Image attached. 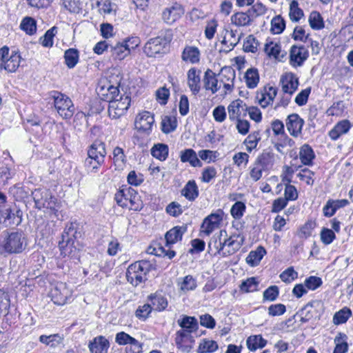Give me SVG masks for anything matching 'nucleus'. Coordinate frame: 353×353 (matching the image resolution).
Returning a JSON list of instances; mask_svg holds the SVG:
<instances>
[{
	"mask_svg": "<svg viewBox=\"0 0 353 353\" xmlns=\"http://www.w3.org/2000/svg\"><path fill=\"white\" fill-rule=\"evenodd\" d=\"M219 345L215 341L203 339L201 341L197 353H213L217 350Z\"/></svg>",
	"mask_w": 353,
	"mask_h": 353,
	"instance_id": "nucleus-47",
	"label": "nucleus"
},
{
	"mask_svg": "<svg viewBox=\"0 0 353 353\" xmlns=\"http://www.w3.org/2000/svg\"><path fill=\"white\" fill-rule=\"evenodd\" d=\"M106 155L105 145L101 141H94L88 149V156L92 157V158H97V159H102V161H105V157Z\"/></svg>",
	"mask_w": 353,
	"mask_h": 353,
	"instance_id": "nucleus-28",
	"label": "nucleus"
},
{
	"mask_svg": "<svg viewBox=\"0 0 353 353\" xmlns=\"http://www.w3.org/2000/svg\"><path fill=\"white\" fill-rule=\"evenodd\" d=\"M314 172L308 168L302 169L300 172L297 174V177L308 185H312L314 184Z\"/></svg>",
	"mask_w": 353,
	"mask_h": 353,
	"instance_id": "nucleus-62",
	"label": "nucleus"
},
{
	"mask_svg": "<svg viewBox=\"0 0 353 353\" xmlns=\"http://www.w3.org/2000/svg\"><path fill=\"white\" fill-rule=\"evenodd\" d=\"M203 86L206 90H210L212 94H215L220 88L218 86L219 80L216 74L210 69H208L203 77Z\"/></svg>",
	"mask_w": 353,
	"mask_h": 353,
	"instance_id": "nucleus-27",
	"label": "nucleus"
},
{
	"mask_svg": "<svg viewBox=\"0 0 353 353\" xmlns=\"http://www.w3.org/2000/svg\"><path fill=\"white\" fill-rule=\"evenodd\" d=\"M181 194L189 201H194L199 195L198 185L194 180L188 181L181 191Z\"/></svg>",
	"mask_w": 353,
	"mask_h": 353,
	"instance_id": "nucleus-29",
	"label": "nucleus"
},
{
	"mask_svg": "<svg viewBox=\"0 0 353 353\" xmlns=\"http://www.w3.org/2000/svg\"><path fill=\"white\" fill-rule=\"evenodd\" d=\"M148 300L152 309L158 312L163 311L168 305L167 299L159 293L151 294L148 296Z\"/></svg>",
	"mask_w": 353,
	"mask_h": 353,
	"instance_id": "nucleus-35",
	"label": "nucleus"
},
{
	"mask_svg": "<svg viewBox=\"0 0 353 353\" xmlns=\"http://www.w3.org/2000/svg\"><path fill=\"white\" fill-rule=\"evenodd\" d=\"M180 290L187 292L196 289L197 284L196 279L192 275H187L178 283Z\"/></svg>",
	"mask_w": 353,
	"mask_h": 353,
	"instance_id": "nucleus-50",
	"label": "nucleus"
},
{
	"mask_svg": "<svg viewBox=\"0 0 353 353\" xmlns=\"http://www.w3.org/2000/svg\"><path fill=\"white\" fill-rule=\"evenodd\" d=\"M240 39L241 37L237 35V31L231 30L227 31L223 42L229 43V47L233 49L239 43Z\"/></svg>",
	"mask_w": 353,
	"mask_h": 353,
	"instance_id": "nucleus-61",
	"label": "nucleus"
},
{
	"mask_svg": "<svg viewBox=\"0 0 353 353\" xmlns=\"http://www.w3.org/2000/svg\"><path fill=\"white\" fill-rule=\"evenodd\" d=\"M57 33V28L53 26L46 31L45 34L41 37L40 41L43 47L50 48L53 46V38Z\"/></svg>",
	"mask_w": 353,
	"mask_h": 353,
	"instance_id": "nucleus-56",
	"label": "nucleus"
},
{
	"mask_svg": "<svg viewBox=\"0 0 353 353\" xmlns=\"http://www.w3.org/2000/svg\"><path fill=\"white\" fill-rule=\"evenodd\" d=\"M350 122L344 119L338 122L329 132V136L332 140H337L341 135L346 134L350 129Z\"/></svg>",
	"mask_w": 353,
	"mask_h": 353,
	"instance_id": "nucleus-30",
	"label": "nucleus"
},
{
	"mask_svg": "<svg viewBox=\"0 0 353 353\" xmlns=\"http://www.w3.org/2000/svg\"><path fill=\"white\" fill-rule=\"evenodd\" d=\"M20 28L27 34L34 35L37 32V21L31 17H26L20 23Z\"/></svg>",
	"mask_w": 353,
	"mask_h": 353,
	"instance_id": "nucleus-44",
	"label": "nucleus"
},
{
	"mask_svg": "<svg viewBox=\"0 0 353 353\" xmlns=\"http://www.w3.org/2000/svg\"><path fill=\"white\" fill-rule=\"evenodd\" d=\"M229 119L234 121L246 117L248 113V106L241 99L232 101L228 106Z\"/></svg>",
	"mask_w": 353,
	"mask_h": 353,
	"instance_id": "nucleus-13",
	"label": "nucleus"
},
{
	"mask_svg": "<svg viewBox=\"0 0 353 353\" xmlns=\"http://www.w3.org/2000/svg\"><path fill=\"white\" fill-rule=\"evenodd\" d=\"M285 28V21L280 15L274 17L271 21V30L274 34H281Z\"/></svg>",
	"mask_w": 353,
	"mask_h": 353,
	"instance_id": "nucleus-57",
	"label": "nucleus"
},
{
	"mask_svg": "<svg viewBox=\"0 0 353 353\" xmlns=\"http://www.w3.org/2000/svg\"><path fill=\"white\" fill-rule=\"evenodd\" d=\"M184 14V9L181 5L174 3L166 8L162 12L163 21L168 25H172L178 21Z\"/></svg>",
	"mask_w": 353,
	"mask_h": 353,
	"instance_id": "nucleus-17",
	"label": "nucleus"
},
{
	"mask_svg": "<svg viewBox=\"0 0 353 353\" xmlns=\"http://www.w3.org/2000/svg\"><path fill=\"white\" fill-rule=\"evenodd\" d=\"M154 123V115L148 111L139 114L135 119V128L146 134H149Z\"/></svg>",
	"mask_w": 353,
	"mask_h": 353,
	"instance_id": "nucleus-14",
	"label": "nucleus"
},
{
	"mask_svg": "<svg viewBox=\"0 0 353 353\" xmlns=\"http://www.w3.org/2000/svg\"><path fill=\"white\" fill-rule=\"evenodd\" d=\"M39 341L46 345L51 347H56L63 343V337L59 334L48 335H41Z\"/></svg>",
	"mask_w": 353,
	"mask_h": 353,
	"instance_id": "nucleus-43",
	"label": "nucleus"
},
{
	"mask_svg": "<svg viewBox=\"0 0 353 353\" xmlns=\"http://www.w3.org/2000/svg\"><path fill=\"white\" fill-rule=\"evenodd\" d=\"M161 130L163 133L169 134L174 131L177 127L175 115H165L161 120Z\"/></svg>",
	"mask_w": 353,
	"mask_h": 353,
	"instance_id": "nucleus-40",
	"label": "nucleus"
},
{
	"mask_svg": "<svg viewBox=\"0 0 353 353\" xmlns=\"http://www.w3.org/2000/svg\"><path fill=\"white\" fill-rule=\"evenodd\" d=\"M185 226H175L165 234L166 245L174 244L182 239L183 234L186 232Z\"/></svg>",
	"mask_w": 353,
	"mask_h": 353,
	"instance_id": "nucleus-33",
	"label": "nucleus"
},
{
	"mask_svg": "<svg viewBox=\"0 0 353 353\" xmlns=\"http://www.w3.org/2000/svg\"><path fill=\"white\" fill-rule=\"evenodd\" d=\"M217 172L214 167L208 166L205 168L201 173V180L204 183H210L216 176Z\"/></svg>",
	"mask_w": 353,
	"mask_h": 353,
	"instance_id": "nucleus-64",
	"label": "nucleus"
},
{
	"mask_svg": "<svg viewBox=\"0 0 353 353\" xmlns=\"http://www.w3.org/2000/svg\"><path fill=\"white\" fill-rule=\"evenodd\" d=\"M79 58V51L77 49L69 48L65 51V63L69 68H73L77 64Z\"/></svg>",
	"mask_w": 353,
	"mask_h": 353,
	"instance_id": "nucleus-49",
	"label": "nucleus"
},
{
	"mask_svg": "<svg viewBox=\"0 0 353 353\" xmlns=\"http://www.w3.org/2000/svg\"><path fill=\"white\" fill-rule=\"evenodd\" d=\"M168 146L164 143L155 144L151 149L152 155L160 161H165L168 158Z\"/></svg>",
	"mask_w": 353,
	"mask_h": 353,
	"instance_id": "nucleus-46",
	"label": "nucleus"
},
{
	"mask_svg": "<svg viewBox=\"0 0 353 353\" xmlns=\"http://www.w3.org/2000/svg\"><path fill=\"white\" fill-rule=\"evenodd\" d=\"M259 282L254 277H250L243 281L240 285L241 290L243 292H252L257 290Z\"/></svg>",
	"mask_w": 353,
	"mask_h": 353,
	"instance_id": "nucleus-59",
	"label": "nucleus"
},
{
	"mask_svg": "<svg viewBox=\"0 0 353 353\" xmlns=\"http://www.w3.org/2000/svg\"><path fill=\"white\" fill-rule=\"evenodd\" d=\"M22 214L19 209H12L5 203L0 205V223L6 228L19 225L22 221Z\"/></svg>",
	"mask_w": 353,
	"mask_h": 353,
	"instance_id": "nucleus-8",
	"label": "nucleus"
},
{
	"mask_svg": "<svg viewBox=\"0 0 353 353\" xmlns=\"http://www.w3.org/2000/svg\"><path fill=\"white\" fill-rule=\"evenodd\" d=\"M347 336L343 332H339L334 338L336 346L333 353H347L348 351Z\"/></svg>",
	"mask_w": 353,
	"mask_h": 353,
	"instance_id": "nucleus-41",
	"label": "nucleus"
},
{
	"mask_svg": "<svg viewBox=\"0 0 353 353\" xmlns=\"http://www.w3.org/2000/svg\"><path fill=\"white\" fill-rule=\"evenodd\" d=\"M265 254V249L262 246H259L255 250L249 253L246 257V262L252 267L257 266Z\"/></svg>",
	"mask_w": 353,
	"mask_h": 353,
	"instance_id": "nucleus-36",
	"label": "nucleus"
},
{
	"mask_svg": "<svg viewBox=\"0 0 353 353\" xmlns=\"http://www.w3.org/2000/svg\"><path fill=\"white\" fill-rule=\"evenodd\" d=\"M309 24L313 30H321L324 28V21L321 14L317 11H312L308 19Z\"/></svg>",
	"mask_w": 353,
	"mask_h": 353,
	"instance_id": "nucleus-52",
	"label": "nucleus"
},
{
	"mask_svg": "<svg viewBox=\"0 0 353 353\" xmlns=\"http://www.w3.org/2000/svg\"><path fill=\"white\" fill-rule=\"evenodd\" d=\"M156 269L154 259H143L130 265L126 271V278L133 286H137L147 280V274Z\"/></svg>",
	"mask_w": 353,
	"mask_h": 353,
	"instance_id": "nucleus-3",
	"label": "nucleus"
},
{
	"mask_svg": "<svg viewBox=\"0 0 353 353\" xmlns=\"http://www.w3.org/2000/svg\"><path fill=\"white\" fill-rule=\"evenodd\" d=\"M32 196L35 207L39 210L48 209L57 210L58 206L57 199L47 189L38 188L32 192Z\"/></svg>",
	"mask_w": 353,
	"mask_h": 353,
	"instance_id": "nucleus-5",
	"label": "nucleus"
},
{
	"mask_svg": "<svg viewBox=\"0 0 353 353\" xmlns=\"http://www.w3.org/2000/svg\"><path fill=\"white\" fill-rule=\"evenodd\" d=\"M279 295V289L276 285H271L268 288L263 294V301H274Z\"/></svg>",
	"mask_w": 353,
	"mask_h": 353,
	"instance_id": "nucleus-60",
	"label": "nucleus"
},
{
	"mask_svg": "<svg viewBox=\"0 0 353 353\" xmlns=\"http://www.w3.org/2000/svg\"><path fill=\"white\" fill-rule=\"evenodd\" d=\"M280 83L283 92L293 94L298 89L299 81L295 74L288 72L281 77Z\"/></svg>",
	"mask_w": 353,
	"mask_h": 353,
	"instance_id": "nucleus-21",
	"label": "nucleus"
},
{
	"mask_svg": "<svg viewBox=\"0 0 353 353\" xmlns=\"http://www.w3.org/2000/svg\"><path fill=\"white\" fill-rule=\"evenodd\" d=\"M131 99L128 95L123 94L119 99H110L108 114L112 119H118L123 115L130 105Z\"/></svg>",
	"mask_w": 353,
	"mask_h": 353,
	"instance_id": "nucleus-9",
	"label": "nucleus"
},
{
	"mask_svg": "<svg viewBox=\"0 0 353 353\" xmlns=\"http://www.w3.org/2000/svg\"><path fill=\"white\" fill-rule=\"evenodd\" d=\"M181 59L185 62L197 63L200 61V51L196 47L187 46L182 52Z\"/></svg>",
	"mask_w": 353,
	"mask_h": 353,
	"instance_id": "nucleus-32",
	"label": "nucleus"
},
{
	"mask_svg": "<svg viewBox=\"0 0 353 353\" xmlns=\"http://www.w3.org/2000/svg\"><path fill=\"white\" fill-rule=\"evenodd\" d=\"M252 16L248 12V11L246 12H236L231 17V21L236 26H247L250 25L252 23Z\"/></svg>",
	"mask_w": 353,
	"mask_h": 353,
	"instance_id": "nucleus-39",
	"label": "nucleus"
},
{
	"mask_svg": "<svg viewBox=\"0 0 353 353\" xmlns=\"http://www.w3.org/2000/svg\"><path fill=\"white\" fill-rule=\"evenodd\" d=\"M180 159L183 163H189L192 167H201L202 163L198 158L196 152L191 148L180 152Z\"/></svg>",
	"mask_w": 353,
	"mask_h": 353,
	"instance_id": "nucleus-31",
	"label": "nucleus"
},
{
	"mask_svg": "<svg viewBox=\"0 0 353 353\" xmlns=\"http://www.w3.org/2000/svg\"><path fill=\"white\" fill-rule=\"evenodd\" d=\"M352 315V311L347 307H343L336 312L333 316V323L334 325H341L346 323Z\"/></svg>",
	"mask_w": 353,
	"mask_h": 353,
	"instance_id": "nucleus-51",
	"label": "nucleus"
},
{
	"mask_svg": "<svg viewBox=\"0 0 353 353\" xmlns=\"http://www.w3.org/2000/svg\"><path fill=\"white\" fill-rule=\"evenodd\" d=\"M220 81L223 83L224 82H234L236 77L235 70L230 66H225L221 68L219 73Z\"/></svg>",
	"mask_w": 353,
	"mask_h": 353,
	"instance_id": "nucleus-54",
	"label": "nucleus"
},
{
	"mask_svg": "<svg viewBox=\"0 0 353 353\" xmlns=\"http://www.w3.org/2000/svg\"><path fill=\"white\" fill-rule=\"evenodd\" d=\"M303 125L304 120L296 113L288 115L285 119L287 130L294 137H298L301 134Z\"/></svg>",
	"mask_w": 353,
	"mask_h": 353,
	"instance_id": "nucleus-20",
	"label": "nucleus"
},
{
	"mask_svg": "<svg viewBox=\"0 0 353 353\" xmlns=\"http://www.w3.org/2000/svg\"><path fill=\"white\" fill-rule=\"evenodd\" d=\"M71 296V292L65 283H59L51 290L52 301L54 304L63 305Z\"/></svg>",
	"mask_w": 353,
	"mask_h": 353,
	"instance_id": "nucleus-15",
	"label": "nucleus"
},
{
	"mask_svg": "<svg viewBox=\"0 0 353 353\" xmlns=\"http://www.w3.org/2000/svg\"><path fill=\"white\" fill-rule=\"evenodd\" d=\"M177 323L181 329L176 332V345L183 351L189 352L192 348L190 343L193 341L191 334L198 330V321L194 316L182 315L177 320Z\"/></svg>",
	"mask_w": 353,
	"mask_h": 353,
	"instance_id": "nucleus-1",
	"label": "nucleus"
},
{
	"mask_svg": "<svg viewBox=\"0 0 353 353\" xmlns=\"http://www.w3.org/2000/svg\"><path fill=\"white\" fill-rule=\"evenodd\" d=\"M188 85L193 94H197L201 90L200 71L195 68L188 72Z\"/></svg>",
	"mask_w": 353,
	"mask_h": 353,
	"instance_id": "nucleus-25",
	"label": "nucleus"
},
{
	"mask_svg": "<svg viewBox=\"0 0 353 353\" xmlns=\"http://www.w3.org/2000/svg\"><path fill=\"white\" fill-rule=\"evenodd\" d=\"M308 57V52L303 46H292L290 52V63L292 67L301 66Z\"/></svg>",
	"mask_w": 353,
	"mask_h": 353,
	"instance_id": "nucleus-18",
	"label": "nucleus"
},
{
	"mask_svg": "<svg viewBox=\"0 0 353 353\" xmlns=\"http://www.w3.org/2000/svg\"><path fill=\"white\" fill-rule=\"evenodd\" d=\"M8 51L9 48L6 46L0 48V70L3 69L8 72H13L19 68L21 57L18 51L12 50L10 53V59L4 61L5 56Z\"/></svg>",
	"mask_w": 353,
	"mask_h": 353,
	"instance_id": "nucleus-10",
	"label": "nucleus"
},
{
	"mask_svg": "<svg viewBox=\"0 0 353 353\" xmlns=\"http://www.w3.org/2000/svg\"><path fill=\"white\" fill-rule=\"evenodd\" d=\"M246 344L250 351H255L258 348H263L267 344V341L261 335H253L247 339Z\"/></svg>",
	"mask_w": 353,
	"mask_h": 353,
	"instance_id": "nucleus-42",
	"label": "nucleus"
},
{
	"mask_svg": "<svg viewBox=\"0 0 353 353\" xmlns=\"http://www.w3.org/2000/svg\"><path fill=\"white\" fill-rule=\"evenodd\" d=\"M104 163V161L88 156L84 161V167L88 174H95L99 171V168Z\"/></svg>",
	"mask_w": 353,
	"mask_h": 353,
	"instance_id": "nucleus-45",
	"label": "nucleus"
},
{
	"mask_svg": "<svg viewBox=\"0 0 353 353\" xmlns=\"http://www.w3.org/2000/svg\"><path fill=\"white\" fill-rule=\"evenodd\" d=\"M256 165H259L263 171L272 169L275 163V154L270 150H265L255 160Z\"/></svg>",
	"mask_w": 353,
	"mask_h": 353,
	"instance_id": "nucleus-23",
	"label": "nucleus"
},
{
	"mask_svg": "<svg viewBox=\"0 0 353 353\" xmlns=\"http://www.w3.org/2000/svg\"><path fill=\"white\" fill-rule=\"evenodd\" d=\"M52 98L54 107L61 117L63 119H70L73 116L74 106L68 96L59 92H54Z\"/></svg>",
	"mask_w": 353,
	"mask_h": 353,
	"instance_id": "nucleus-7",
	"label": "nucleus"
},
{
	"mask_svg": "<svg viewBox=\"0 0 353 353\" xmlns=\"http://www.w3.org/2000/svg\"><path fill=\"white\" fill-rule=\"evenodd\" d=\"M243 242V238H241L239 236H232L225 239L224 241H221V237H219V241L215 239L214 242L210 241L208 247L210 249H212V245H214L218 254L223 256H227L237 252L241 248Z\"/></svg>",
	"mask_w": 353,
	"mask_h": 353,
	"instance_id": "nucleus-4",
	"label": "nucleus"
},
{
	"mask_svg": "<svg viewBox=\"0 0 353 353\" xmlns=\"http://www.w3.org/2000/svg\"><path fill=\"white\" fill-rule=\"evenodd\" d=\"M303 11L299 7L296 1L293 0L290 5L289 16L292 21L297 22L303 17Z\"/></svg>",
	"mask_w": 353,
	"mask_h": 353,
	"instance_id": "nucleus-55",
	"label": "nucleus"
},
{
	"mask_svg": "<svg viewBox=\"0 0 353 353\" xmlns=\"http://www.w3.org/2000/svg\"><path fill=\"white\" fill-rule=\"evenodd\" d=\"M264 51L269 57H273L279 61L286 55V52L281 50V44L272 41H267Z\"/></svg>",
	"mask_w": 353,
	"mask_h": 353,
	"instance_id": "nucleus-26",
	"label": "nucleus"
},
{
	"mask_svg": "<svg viewBox=\"0 0 353 353\" xmlns=\"http://www.w3.org/2000/svg\"><path fill=\"white\" fill-rule=\"evenodd\" d=\"M110 52L115 60H123L130 54L128 47L123 41L110 46Z\"/></svg>",
	"mask_w": 353,
	"mask_h": 353,
	"instance_id": "nucleus-34",
	"label": "nucleus"
},
{
	"mask_svg": "<svg viewBox=\"0 0 353 353\" xmlns=\"http://www.w3.org/2000/svg\"><path fill=\"white\" fill-rule=\"evenodd\" d=\"M246 210L245 204L242 201H236L230 209V214L234 219L243 217Z\"/></svg>",
	"mask_w": 353,
	"mask_h": 353,
	"instance_id": "nucleus-58",
	"label": "nucleus"
},
{
	"mask_svg": "<svg viewBox=\"0 0 353 353\" xmlns=\"http://www.w3.org/2000/svg\"><path fill=\"white\" fill-rule=\"evenodd\" d=\"M224 214L223 210L218 209L205 217L201 225L202 232L209 236L215 229L219 228Z\"/></svg>",
	"mask_w": 353,
	"mask_h": 353,
	"instance_id": "nucleus-11",
	"label": "nucleus"
},
{
	"mask_svg": "<svg viewBox=\"0 0 353 353\" xmlns=\"http://www.w3.org/2000/svg\"><path fill=\"white\" fill-rule=\"evenodd\" d=\"M109 341L103 336L94 337L88 344L91 353H108L110 347Z\"/></svg>",
	"mask_w": 353,
	"mask_h": 353,
	"instance_id": "nucleus-24",
	"label": "nucleus"
},
{
	"mask_svg": "<svg viewBox=\"0 0 353 353\" xmlns=\"http://www.w3.org/2000/svg\"><path fill=\"white\" fill-rule=\"evenodd\" d=\"M276 94L277 88L267 85L256 92V99L261 107L265 108L273 102Z\"/></svg>",
	"mask_w": 353,
	"mask_h": 353,
	"instance_id": "nucleus-12",
	"label": "nucleus"
},
{
	"mask_svg": "<svg viewBox=\"0 0 353 353\" xmlns=\"http://www.w3.org/2000/svg\"><path fill=\"white\" fill-rule=\"evenodd\" d=\"M172 40L171 30L166 32L164 37L161 36L150 39L143 48V52L150 57H154L162 52Z\"/></svg>",
	"mask_w": 353,
	"mask_h": 353,
	"instance_id": "nucleus-6",
	"label": "nucleus"
},
{
	"mask_svg": "<svg viewBox=\"0 0 353 353\" xmlns=\"http://www.w3.org/2000/svg\"><path fill=\"white\" fill-rule=\"evenodd\" d=\"M27 245V239L22 231L4 230L0 234V250L8 254L21 253Z\"/></svg>",
	"mask_w": 353,
	"mask_h": 353,
	"instance_id": "nucleus-2",
	"label": "nucleus"
},
{
	"mask_svg": "<svg viewBox=\"0 0 353 353\" xmlns=\"http://www.w3.org/2000/svg\"><path fill=\"white\" fill-rule=\"evenodd\" d=\"M299 157L303 165H312L315 154L312 148L308 144H304L300 148Z\"/></svg>",
	"mask_w": 353,
	"mask_h": 353,
	"instance_id": "nucleus-37",
	"label": "nucleus"
},
{
	"mask_svg": "<svg viewBox=\"0 0 353 353\" xmlns=\"http://www.w3.org/2000/svg\"><path fill=\"white\" fill-rule=\"evenodd\" d=\"M320 305L321 303L317 301L310 302L300 310L296 316L300 318L302 323H307L318 316L317 307Z\"/></svg>",
	"mask_w": 353,
	"mask_h": 353,
	"instance_id": "nucleus-16",
	"label": "nucleus"
},
{
	"mask_svg": "<svg viewBox=\"0 0 353 353\" xmlns=\"http://www.w3.org/2000/svg\"><path fill=\"white\" fill-rule=\"evenodd\" d=\"M244 79L248 88H255L259 82V74L258 70L254 68L248 69L245 73Z\"/></svg>",
	"mask_w": 353,
	"mask_h": 353,
	"instance_id": "nucleus-38",
	"label": "nucleus"
},
{
	"mask_svg": "<svg viewBox=\"0 0 353 353\" xmlns=\"http://www.w3.org/2000/svg\"><path fill=\"white\" fill-rule=\"evenodd\" d=\"M261 139V137L259 131H254L250 133L243 141V144L246 146V150L248 152H251L256 148Z\"/></svg>",
	"mask_w": 353,
	"mask_h": 353,
	"instance_id": "nucleus-48",
	"label": "nucleus"
},
{
	"mask_svg": "<svg viewBox=\"0 0 353 353\" xmlns=\"http://www.w3.org/2000/svg\"><path fill=\"white\" fill-rule=\"evenodd\" d=\"M97 6L101 14H115L117 6L112 3L110 0L97 1Z\"/></svg>",
	"mask_w": 353,
	"mask_h": 353,
	"instance_id": "nucleus-53",
	"label": "nucleus"
},
{
	"mask_svg": "<svg viewBox=\"0 0 353 353\" xmlns=\"http://www.w3.org/2000/svg\"><path fill=\"white\" fill-rule=\"evenodd\" d=\"M81 236V232L78 231L76 223H68L62 234V242H59L60 248H63V243H65L66 246L72 245L74 240L78 239Z\"/></svg>",
	"mask_w": 353,
	"mask_h": 353,
	"instance_id": "nucleus-19",
	"label": "nucleus"
},
{
	"mask_svg": "<svg viewBox=\"0 0 353 353\" xmlns=\"http://www.w3.org/2000/svg\"><path fill=\"white\" fill-rule=\"evenodd\" d=\"M125 194L126 197L124 199L130 210L139 211L143 208V201L136 190L130 187L125 188Z\"/></svg>",
	"mask_w": 353,
	"mask_h": 353,
	"instance_id": "nucleus-22",
	"label": "nucleus"
},
{
	"mask_svg": "<svg viewBox=\"0 0 353 353\" xmlns=\"http://www.w3.org/2000/svg\"><path fill=\"white\" fill-rule=\"evenodd\" d=\"M259 41L252 34L249 35L243 43V50L248 52H255L257 50Z\"/></svg>",
	"mask_w": 353,
	"mask_h": 353,
	"instance_id": "nucleus-63",
	"label": "nucleus"
}]
</instances>
